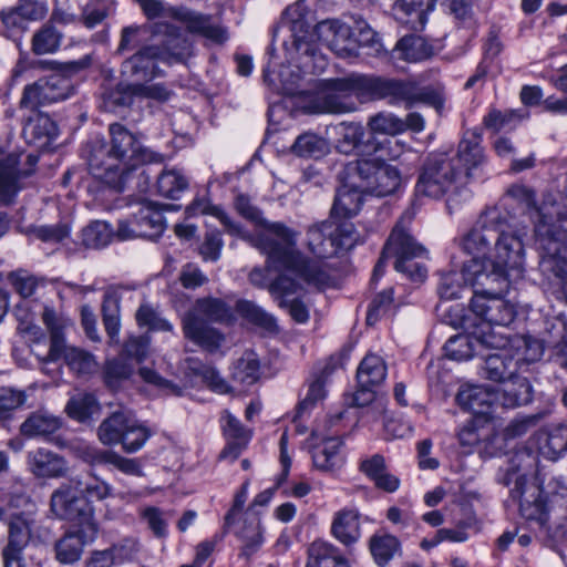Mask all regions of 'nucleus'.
<instances>
[{"label":"nucleus","mask_w":567,"mask_h":567,"mask_svg":"<svg viewBox=\"0 0 567 567\" xmlns=\"http://www.w3.org/2000/svg\"><path fill=\"white\" fill-rule=\"evenodd\" d=\"M526 234L503 206L484 209L462 240L463 249L473 255L463 265L465 281L493 293L506 290L512 272L516 278L523 274Z\"/></svg>","instance_id":"1"},{"label":"nucleus","mask_w":567,"mask_h":567,"mask_svg":"<svg viewBox=\"0 0 567 567\" xmlns=\"http://www.w3.org/2000/svg\"><path fill=\"white\" fill-rule=\"evenodd\" d=\"M109 132L110 143L92 141L87 146L86 158L92 176L110 188L122 192L138 165L163 161L161 153L143 147L122 124H111Z\"/></svg>","instance_id":"2"},{"label":"nucleus","mask_w":567,"mask_h":567,"mask_svg":"<svg viewBox=\"0 0 567 567\" xmlns=\"http://www.w3.org/2000/svg\"><path fill=\"white\" fill-rule=\"evenodd\" d=\"M235 207L244 218L264 227L250 241L261 254L268 256L269 265L293 270L310 281L318 284L326 281V274L320 270L316 274L311 272L303 254L298 250L299 233L297 230L282 223H270L264 219L261 212L245 195L236 197Z\"/></svg>","instance_id":"3"},{"label":"nucleus","mask_w":567,"mask_h":567,"mask_svg":"<svg viewBox=\"0 0 567 567\" xmlns=\"http://www.w3.org/2000/svg\"><path fill=\"white\" fill-rule=\"evenodd\" d=\"M80 482L72 480L61 484L51 495L50 509L61 519L74 522L79 528L68 532L55 544L56 559L62 564H73L82 555L85 545L92 543L97 535L94 509L76 494Z\"/></svg>","instance_id":"4"},{"label":"nucleus","mask_w":567,"mask_h":567,"mask_svg":"<svg viewBox=\"0 0 567 567\" xmlns=\"http://www.w3.org/2000/svg\"><path fill=\"white\" fill-rule=\"evenodd\" d=\"M498 482L509 486L511 497L519 501L520 515L539 526V534L545 544L558 548L567 544V501L563 508V520L548 525L549 509L543 489L535 483H528L526 474L511 465L498 474Z\"/></svg>","instance_id":"5"},{"label":"nucleus","mask_w":567,"mask_h":567,"mask_svg":"<svg viewBox=\"0 0 567 567\" xmlns=\"http://www.w3.org/2000/svg\"><path fill=\"white\" fill-rule=\"evenodd\" d=\"M153 33H164L165 38L161 42L145 45L122 63V74L136 83L158 76V62L166 64L184 62L192 54V45L179 34L175 25L156 23Z\"/></svg>","instance_id":"6"},{"label":"nucleus","mask_w":567,"mask_h":567,"mask_svg":"<svg viewBox=\"0 0 567 567\" xmlns=\"http://www.w3.org/2000/svg\"><path fill=\"white\" fill-rule=\"evenodd\" d=\"M316 35L318 41L340 56L359 54L351 41V29L338 19H327L317 23L313 34L293 35L292 48L296 51V60L299 68L306 73L322 72L327 66L324 55L319 51L311 38Z\"/></svg>","instance_id":"7"},{"label":"nucleus","mask_w":567,"mask_h":567,"mask_svg":"<svg viewBox=\"0 0 567 567\" xmlns=\"http://www.w3.org/2000/svg\"><path fill=\"white\" fill-rule=\"evenodd\" d=\"M231 317V308L221 299L200 298L184 316L183 331L185 337L196 344L208 351H215L220 347L224 337L208 323L227 322Z\"/></svg>","instance_id":"8"},{"label":"nucleus","mask_w":567,"mask_h":567,"mask_svg":"<svg viewBox=\"0 0 567 567\" xmlns=\"http://www.w3.org/2000/svg\"><path fill=\"white\" fill-rule=\"evenodd\" d=\"M42 320L50 332V349L45 355L33 351L42 364L63 359L65 364L78 374H89L96 370L97 362L92 353L65 343L63 331L69 324V320L59 317L49 307L44 308Z\"/></svg>","instance_id":"9"},{"label":"nucleus","mask_w":567,"mask_h":567,"mask_svg":"<svg viewBox=\"0 0 567 567\" xmlns=\"http://www.w3.org/2000/svg\"><path fill=\"white\" fill-rule=\"evenodd\" d=\"M361 85L363 95L388 100L393 105L404 103L406 109L421 102L440 110L444 103L437 90L431 86L420 87L414 82L361 75Z\"/></svg>","instance_id":"10"},{"label":"nucleus","mask_w":567,"mask_h":567,"mask_svg":"<svg viewBox=\"0 0 567 567\" xmlns=\"http://www.w3.org/2000/svg\"><path fill=\"white\" fill-rule=\"evenodd\" d=\"M361 96V75L329 79L320 82L308 101L307 110L315 114L351 113L357 110Z\"/></svg>","instance_id":"11"},{"label":"nucleus","mask_w":567,"mask_h":567,"mask_svg":"<svg viewBox=\"0 0 567 567\" xmlns=\"http://www.w3.org/2000/svg\"><path fill=\"white\" fill-rule=\"evenodd\" d=\"M411 218L410 215H404L396 223L384 246V256H393L396 271L404 274L412 281L422 282L427 270L415 259L425 254V249L408 231Z\"/></svg>","instance_id":"12"},{"label":"nucleus","mask_w":567,"mask_h":567,"mask_svg":"<svg viewBox=\"0 0 567 567\" xmlns=\"http://www.w3.org/2000/svg\"><path fill=\"white\" fill-rule=\"evenodd\" d=\"M466 185L462 172L456 169L455 161L445 154L432 155L419 176L415 194L440 198L447 193L458 192Z\"/></svg>","instance_id":"13"},{"label":"nucleus","mask_w":567,"mask_h":567,"mask_svg":"<svg viewBox=\"0 0 567 567\" xmlns=\"http://www.w3.org/2000/svg\"><path fill=\"white\" fill-rule=\"evenodd\" d=\"M74 94V85L69 76L53 73L24 86L20 106L35 110L40 106L64 101Z\"/></svg>","instance_id":"14"},{"label":"nucleus","mask_w":567,"mask_h":567,"mask_svg":"<svg viewBox=\"0 0 567 567\" xmlns=\"http://www.w3.org/2000/svg\"><path fill=\"white\" fill-rule=\"evenodd\" d=\"M351 169L362 181L360 187L378 197L393 194L401 184L399 171L378 158L359 159Z\"/></svg>","instance_id":"15"},{"label":"nucleus","mask_w":567,"mask_h":567,"mask_svg":"<svg viewBox=\"0 0 567 567\" xmlns=\"http://www.w3.org/2000/svg\"><path fill=\"white\" fill-rule=\"evenodd\" d=\"M167 16L182 23L187 32L203 37L213 43L223 44L229 38L227 29L212 14L178 6L168 7Z\"/></svg>","instance_id":"16"},{"label":"nucleus","mask_w":567,"mask_h":567,"mask_svg":"<svg viewBox=\"0 0 567 567\" xmlns=\"http://www.w3.org/2000/svg\"><path fill=\"white\" fill-rule=\"evenodd\" d=\"M472 287L475 290L471 301V310L482 323L508 326L513 322L516 315L515 308L501 297L508 288L499 293H493L486 291L483 287Z\"/></svg>","instance_id":"17"},{"label":"nucleus","mask_w":567,"mask_h":567,"mask_svg":"<svg viewBox=\"0 0 567 567\" xmlns=\"http://www.w3.org/2000/svg\"><path fill=\"white\" fill-rule=\"evenodd\" d=\"M450 159L455 161L456 169L462 172L464 181L468 184L473 178L477 177L485 161L483 147L481 146V136L474 132L465 133L458 144L456 155L450 157Z\"/></svg>","instance_id":"18"},{"label":"nucleus","mask_w":567,"mask_h":567,"mask_svg":"<svg viewBox=\"0 0 567 567\" xmlns=\"http://www.w3.org/2000/svg\"><path fill=\"white\" fill-rule=\"evenodd\" d=\"M456 400L473 413V417H483L487 422L497 410V392L485 385H466L458 391Z\"/></svg>","instance_id":"19"},{"label":"nucleus","mask_w":567,"mask_h":567,"mask_svg":"<svg viewBox=\"0 0 567 567\" xmlns=\"http://www.w3.org/2000/svg\"><path fill=\"white\" fill-rule=\"evenodd\" d=\"M27 465L38 478H61L69 472L68 462L62 455L43 447L28 452Z\"/></svg>","instance_id":"20"},{"label":"nucleus","mask_w":567,"mask_h":567,"mask_svg":"<svg viewBox=\"0 0 567 567\" xmlns=\"http://www.w3.org/2000/svg\"><path fill=\"white\" fill-rule=\"evenodd\" d=\"M30 539V527L21 516L13 517L9 523V542L2 550L4 567H25L23 549Z\"/></svg>","instance_id":"21"},{"label":"nucleus","mask_w":567,"mask_h":567,"mask_svg":"<svg viewBox=\"0 0 567 567\" xmlns=\"http://www.w3.org/2000/svg\"><path fill=\"white\" fill-rule=\"evenodd\" d=\"M298 281L287 275L279 276L269 287V292L278 301L279 307L289 310L292 319L298 323H306L309 319L307 307L297 299L291 301L287 297L293 295L298 289Z\"/></svg>","instance_id":"22"},{"label":"nucleus","mask_w":567,"mask_h":567,"mask_svg":"<svg viewBox=\"0 0 567 567\" xmlns=\"http://www.w3.org/2000/svg\"><path fill=\"white\" fill-rule=\"evenodd\" d=\"M223 432L227 439V444L220 453V458L234 462L241 452L247 447L251 437V432L245 429L240 421L229 412H225L221 416Z\"/></svg>","instance_id":"23"},{"label":"nucleus","mask_w":567,"mask_h":567,"mask_svg":"<svg viewBox=\"0 0 567 567\" xmlns=\"http://www.w3.org/2000/svg\"><path fill=\"white\" fill-rule=\"evenodd\" d=\"M519 370L522 369L517 353H512L508 349H501L487 355L482 367L483 375L495 382H506L507 379L515 378Z\"/></svg>","instance_id":"24"},{"label":"nucleus","mask_w":567,"mask_h":567,"mask_svg":"<svg viewBox=\"0 0 567 567\" xmlns=\"http://www.w3.org/2000/svg\"><path fill=\"white\" fill-rule=\"evenodd\" d=\"M331 535L342 545L349 547L361 537L360 513L355 508L344 507L333 514Z\"/></svg>","instance_id":"25"},{"label":"nucleus","mask_w":567,"mask_h":567,"mask_svg":"<svg viewBox=\"0 0 567 567\" xmlns=\"http://www.w3.org/2000/svg\"><path fill=\"white\" fill-rule=\"evenodd\" d=\"M436 0H398L393 6L396 21L412 30H422L427 21V14L435 7Z\"/></svg>","instance_id":"26"},{"label":"nucleus","mask_w":567,"mask_h":567,"mask_svg":"<svg viewBox=\"0 0 567 567\" xmlns=\"http://www.w3.org/2000/svg\"><path fill=\"white\" fill-rule=\"evenodd\" d=\"M19 158L14 153H0V205L11 204L22 187Z\"/></svg>","instance_id":"27"},{"label":"nucleus","mask_w":567,"mask_h":567,"mask_svg":"<svg viewBox=\"0 0 567 567\" xmlns=\"http://www.w3.org/2000/svg\"><path fill=\"white\" fill-rule=\"evenodd\" d=\"M22 134L28 144L44 147L56 137L58 126L48 114L38 112L28 118Z\"/></svg>","instance_id":"28"},{"label":"nucleus","mask_w":567,"mask_h":567,"mask_svg":"<svg viewBox=\"0 0 567 567\" xmlns=\"http://www.w3.org/2000/svg\"><path fill=\"white\" fill-rule=\"evenodd\" d=\"M359 468L380 489L393 493L400 486V480L388 472L385 458L381 454L361 460Z\"/></svg>","instance_id":"29"},{"label":"nucleus","mask_w":567,"mask_h":567,"mask_svg":"<svg viewBox=\"0 0 567 567\" xmlns=\"http://www.w3.org/2000/svg\"><path fill=\"white\" fill-rule=\"evenodd\" d=\"M333 229L334 223L330 220L313 224L308 228L307 246L316 257L323 259L336 255Z\"/></svg>","instance_id":"30"},{"label":"nucleus","mask_w":567,"mask_h":567,"mask_svg":"<svg viewBox=\"0 0 567 567\" xmlns=\"http://www.w3.org/2000/svg\"><path fill=\"white\" fill-rule=\"evenodd\" d=\"M495 392H497V408L514 409L532 401V385L527 378L518 374L507 379L504 386L495 389Z\"/></svg>","instance_id":"31"},{"label":"nucleus","mask_w":567,"mask_h":567,"mask_svg":"<svg viewBox=\"0 0 567 567\" xmlns=\"http://www.w3.org/2000/svg\"><path fill=\"white\" fill-rule=\"evenodd\" d=\"M495 392H497V408L514 409L532 401V385L527 378L518 374L507 379L504 386L495 389Z\"/></svg>","instance_id":"32"},{"label":"nucleus","mask_w":567,"mask_h":567,"mask_svg":"<svg viewBox=\"0 0 567 567\" xmlns=\"http://www.w3.org/2000/svg\"><path fill=\"white\" fill-rule=\"evenodd\" d=\"M303 258L306 260V264L307 266H309V268L311 269V272L316 274L317 270H320V271H323L327 276V279L322 284H318V282H315V281H310V280H307L306 278L301 277L299 274H297L296 271L293 270H290V269H286L284 267H276L274 265H269V262L267 261V266L266 268H259V267H256L254 268L250 274H249V281L256 286V287H260V288H264V287H270V285L272 282L269 284L270 281V277H269V269L270 268H274L276 270H282V271H287L291 275H293L297 279L299 280H302L305 281L306 284L308 285H311V286H315L319 289H322V288H326V287H329L331 285V277L329 275V272L327 271L326 269V266L319 261H312L310 260L309 258H307L305 255H303Z\"/></svg>","instance_id":"33"},{"label":"nucleus","mask_w":567,"mask_h":567,"mask_svg":"<svg viewBox=\"0 0 567 567\" xmlns=\"http://www.w3.org/2000/svg\"><path fill=\"white\" fill-rule=\"evenodd\" d=\"M133 221L145 231L141 234L144 238L155 239L165 229L163 212L155 203L148 200L140 204L137 212L133 214Z\"/></svg>","instance_id":"34"},{"label":"nucleus","mask_w":567,"mask_h":567,"mask_svg":"<svg viewBox=\"0 0 567 567\" xmlns=\"http://www.w3.org/2000/svg\"><path fill=\"white\" fill-rule=\"evenodd\" d=\"M306 567H350L340 549L326 540H315L308 547Z\"/></svg>","instance_id":"35"},{"label":"nucleus","mask_w":567,"mask_h":567,"mask_svg":"<svg viewBox=\"0 0 567 567\" xmlns=\"http://www.w3.org/2000/svg\"><path fill=\"white\" fill-rule=\"evenodd\" d=\"M343 442L339 437H329L317 446L312 454L313 465L321 471L332 472L343 464Z\"/></svg>","instance_id":"36"},{"label":"nucleus","mask_w":567,"mask_h":567,"mask_svg":"<svg viewBox=\"0 0 567 567\" xmlns=\"http://www.w3.org/2000/svg\"><path fill=\"white\" fill-rule=\"evenodd\" d=\"M433 54V47L420 35L403 37L391 52L393 59L420 62Z\"/></svg>","instance_id":"37"},{"label":"nucleus","mask_w":567,"mask_h":567,"mask_svg":"<svg viewBox=\"0 0 567 567\" xmlns=\"http://www.w3.org/2000/svg\"><path fill=\"white\" fill-rule=\"evenodd\" d=\"M363 204L362 190L347 184L337 190L331 208V216L338 218H351L355 216Z\"/></svg>","instance_id":"38"},{"label":"nucleus","mask_w":567,"mask_h":567,"mask_svg":"<svg viewBox=\"0 0 567 567\" xmlns=\"http://www.w3.org/2000/svg\"><path fill=\"white\" fill-rule=\"evenodd\" d=\"M386 364L382 357L368 353L357 370V381L360 386H378L386 377Z\"/></svg>","instance_id":"39"},{"label":"nucleus","mask_w":567,"mask_h":567,"mask_svg":"<svg viewBox=\"0 0 567 567\" xmlns=\"http://www.w3.org/2000/svg\"><path fill=\"white\" fill-rule=\"evenodd\" d=\"M62 425L61 420L48 412L31 414L20 426L21 433L27 437H47L55 433Z\"/></svg>","instance_id":"40"},{"label":"nucleus","mask_w":567,"mask_h":567,"mask_svg":"<svg viewBox=\"0 0 567 567\" xmlns=\"http://www.w3.org/2000/svg\"><path fill=\"white\" fill-rule=\"evenodd\" d=\"M131 413L125 411H117L112 413L99 426V439L104 445L121 444Z\"/></svg>","instance_id":"41"},{"label":"nucleus","mask_w":567,"mask_h":567,"mask_svg":"<svg viewBox=\"0 0 567 567\" xmlns=\"http://www.w3.org/2000/svg\"><path fill=\"white\" fill-rule=\"evenodd\" d=\"M185 214L187 217H196L198 215H212L216 217L227 229L229 234L241 235V226L234 223L227 213L219 206L212 205L207 199L197 198L186 207Z\"/></svg>","instance_id":"42"},{"label":"nucleus","mask_w":567,"mask_h":567,"mask_svg":"<svg viewBox=\"0 0 567 567\" xmlns=\"http://www.w3.org/2000/svg\"><path fill=\"white\" fill-rule=\"evenodd\" d=\"M492 432L489 422L483 417H472L461 426L457 436L462 446L473 447L487 440Z\"/></svg>","instance_id":"43"},{"label":"nucleus","mask_w":567,"mask_h":567,"mask_svg":"<svg viewBox=\"0 0 567 567\" xmlns=\"http://www.w3.org/2000/svg\"><path fill=\"white\" fill-rule=\"evenodd\" d=\"M337 135L336 147L340 153L349 154L354 151L364 137V128L360 123L342 122L334 127Z\"/></svg>","instance_id":"44"},{"label":"nucleus","mask_w":567,"mask_h":567,"mask_svg":"<svg viewBox=\"0 0 567 567\" xmlns=\"http://www.w3.org/2000/svg\"><path fill=\"white\" fill-rule=\"evenodd\" d=\"M358 49L370 56L386 55V51L379 38V34L362 19L355 20Z\"/></svg>","instance_id":"45"},{"label":"nucleus","mask_w":567,"mask_h":567,"mask_svg":"<svg viewBox=\"0 0 567 567\" xmlns=\"http://www.w3.org/2000/svg\"><path fill=\"white\" fill-rule=\"evenodd\" d=\"M103 323L111 342H118L120 322V299L115 292H107L102 303Z\"/></svg>","instance_id":"46"},{"label":"nucleus","mask_w":567,"mask_h":567,"mask_svg":"<svg viewBox=\"0 0 567 567\" xmlns=\"http://www.w3.org/2000/svg\"><path fill=\"white\" fill-rule=\"evenodd\" d=\"M72 480L80 482V485L74 491L75 494L86 502L92 508L90 501H104L112 494V486L104 480L91 474L90 477L82 483L79 478H70L66 483Z\"/></svg>","instance_id":"47"},{"label":"nucleus","mask_w":567,"mask_h":567,"mask_svg":"<svg viewBox=\"0 0 567 567\" xmlns=\"http://www.w3.org/2000/svg\"><path fill=\"white\" fill-rule=\"evenodd\" d=\"M62 41V33L51 23L44 24L32 37V51L38 54L55 52Z\"/></svg>","instance_id":"48"},{"label":"nucleus","mask_w":567,"mask_h":567,"mask_svg":"<svg viewBox=\"0 0 567 567\" xmlns=\"http://www.w3.org/2000/svg\"><path fill=\"white\" fill-rule=\"evenodd\" d=\"M188 179L178 169H165L157 178L158 193L167 198L176 199L187 188Z\"/></svg>","instance_id":"49"},{"label":"nucleus","mask_w":567,"mask_h":567,"mask_svg":"<svg viewBox=\"0 0 567 567\" xmlns=\"http://www.w3.org/2000/svg\"><path fill=\"white\" fill-rule=\"evenodd\" d=\"M114 231L106 221L95 220L82 230V244L87 248H102L107 246Z\"/></svg>","instance_id":"50"},{"label":"nucleus","mask_w":567,"mask_h":567,"mask_svg":"<svg viewBox=\"0 0 567 567\" xmlns=\"http://www.w3.org/2000/svg\"><path fill=\"white\" fill-rule=\"evenodd\" d=\"M260 375V364L254 352H246L237 360L233 371V378L241 384L251 385Z\"/></svg>","instance_id":"51"},{"label":"nucleus","mask_w":567,"mask_h":567,"mask_svg":"<svg viewBox=\"0 0 567 567\" xmlns=\"http://www.w3.org/2000/svg\"><path fill=\"white\" fill-rule=\"evenodd\" d=\"M152 432L144 424L140 423L131 414L127 422L123 440L121 442L123 450L126 453H135L140 451L146 441L151 437Z\"/></svg>","instance_id":"52"},{"label":"nucleus","mask_w":567,"mask_h":567,"mask_svg":"<svg viewBox=\"0 0 567 567\" xmlns=\"http://www.w3.org/2000/svg\"><path fill=\"white\" fill-rule=\"evenodd\" d=\"M292 151L302 157H320L327 153L328 143L315 133H305L297 137Z\"/></svg>","instance_id":"53"},{"label":"nucleus","mask_w":567,"mask_h":567,"mask_svg":"<svg viewBox=\"0 0 567 567\" xmlns=\"http://www.w3.org/2000/svg\"><path fill=\"white\" fill-rule=\"evenodd\" d=\"M526 112L517 111V114L513 111H499L491 110L484 117V125L486 128L493 132H499L502 130H512L519 124L524 118L527 117Z\"/></svg>","instance_id":"54"},{"label":"nucleus","mask_w":567,"mask_h":567,"mask_svg":"<svg viewBox=\"0 0 567 567\" xmlns=\"http://www.w3.org/2000/svg\"><path fill=\"white\" fill-rule=\"evenodd\" d=\"M140 517L155 537H167L168 522L171 518V514L168 512H164L163 509L155 506H148L141 509Z\"/></svg>","instance_id":"55"},{"label":"nucleus","mask_w":567,"mask_h":567,"mask_svg":"<svg viewBox=\"0 0 567 567\" xmlns=\"http://www.w3.org/2000/svg\"><path fill=\"white\" fill-rule=\"evenodd\" d=\"M368 126L375 134L398 135L404 132L403 118L390 112H380L371 116Z\"/></svg>","instance_id":"56"},{"label":"nucleus","mask_w":567,"mask_h":567,"mask_svg":"<svg viewBox=\"0 0 567 567\" xmlns=\"http://www.w3.org/2000/svg\"><path fill=\"white\" fill-rule=\"evenodd\" d=\"M237 311L240 316L256 326L272 331L277 328L276 319L256 303L241 300L237 303Z\"/></svg>","instance_id":"57"},{"label":"nucleus","mask_w":567,"mask_h":567,"mask_svg":"<svg viewBox=\"0 0 567 567\" xmlns=\"http://www.w3.org/2000/svg\"><path fill=\"white\" fill-rule=\"evenodd\" d=\"M399 549V540L391 535L374 536L370 540V550L379 566L386 565Z\"/></svg>","instance_id":"58"},{"label":"nucleus","mask_w":567,"mask_h":567,"mask_svg":"<svg viewBox=\"0 0 567 567\" xmlns=\"http://www.w3.org/2000/svg\"><path fill=\"white\" fill-rule=\"evenodd\" d=\"M0 21L3 34L13 41H18L28 29L27 21L21 17L14 7H9L1 10Z\"/></svg>","instance_id":"59"},{"label":"nucleus","mask_w":567,"mask_h":567,"mask_svg":"<svg viewBox=\"0 0 567 567\" xmlns=\"http://www.w3.org/2000/svg\"><path fill=\"white\" fill-rule=\"evenodd\" d=\"M238 536L243 542L241 555L250 557L254 555L262 545V528L260 522L255 519L249 523H245L243 528L238 532Z\"/></svg>","instance_id":"60"},{"label":"nucleus","mask_w":567,"mask_h":567,"mask_svg":"<svg viewBox=\"0 0 567 567\" xmlns=\"http://www.w3.org/2000/svg\"><path fill=\"white\" fill-rule=\"evenodd\" d=\"M133 372L134 365L126 358L120 357L105 363L104 380L110 388H116L122 381L127 380Z\"/></svg>","instance_id":"61"},{"label":"nucleus","mask_w":567,"mask_h":567,"mask_svg":"<svg viewBox=\"0 0 567 567\" xmlns=\"http://www.w3.org/2000/svg\"><path fill=\"white\" fill-rule=\"evenodd\" d=\"M447 358L455 361L468 360L474 355L473 339L468 334H456L451 337L444 344Z\"/></svg>","instance_id":"62"},{"label":"nucleus","mask_w":567,"mask_h":567,"mask_svg":"<svg viewBox=\"0 0 567 567\" xmlns=\"http://www.w3.org/2000/svg\"><path fill=\"white\" fill-rule=\"evenodd\" d=\"M520 342L522 349H516L515 353H517V361L522 370L542 358L545 348L544 343H546L547 347H554V340L539 341L525 339Z\"/></svg>","instance_id":"63"},{"label":"nucleus","mask_w":567,"mask_h":567,"mask_svg":"<svg viewBox=\"0 0 567 567\" xmlns=\"http://www.w3.org/2000/svg\"><path fill=\"white\" fill-rule=\"evenodd\" d=\"M140 327H147L151 330L171 331L173 326L148 303H142L135 315Z\"/></svg>","instance_id":"64"}]
</instances>
